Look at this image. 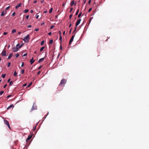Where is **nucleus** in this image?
Here are the masks:
<instances>
[{
	"label": "nucleus",
	"instance_id": "1",
	"mask_svg": "<svg viewBox=\"0 0 149 149\" xmlns=\"http://www.w3.org/2000/svg\"><path fill=\"white\" fill-rule=\"evenodd\" d=\"M66 82V81L63 78L61 80V82L59 84V86H64V84H65Z\"/></svg>",
	"mask_w": 149,
	"mask_h": 149
},
{
	"label": "nucleus",
	"instance_id": "2",
	"mask_svg": "<svg viewBox=\"0 0 149 149\" xmlns=\"http://www.w3.org/2000/svg\"><path fill=\"white\" fill-rule=\"evenodd\" d=\"M19 46V44H17V45L16 47H14L12 48V51L14 52H17L19 49V48L18 47V46Z\"/></svg>",
	"mask_w": 149,
	"mask_h": 149
},
{
	"label": "nucleus",
	"instance_id": "3",
	"mask_svg": "<svg viewBox=\"0 0 149 149\" xmlns=\"http://www.w3.org/2000/svg\"><path fill=\"white\" fill-rule=\"evenodd\" d=\"M29 34L27 35L24 38L23 40L25 42H28L29 41L30 38H29Z\"/></svg>",
	"mask_w": 149,
	"mask_h": 149
},
{
	"label": "nucleus",
	"instance_id": "4",
	"mask_svg": "<svg viewBox=\"0 0 149 149\" xmlns=\"http://www.w3.org/2000/svg\"><path fill=\"white\" fill-rule=\"evenodd\" d=\"M74 36H75L74 35H73L72 36V37L70 39V41H69V45H70L71 44V43L73 41Z\"/></svg>",
	"mask_w": 149,
	"mask_h": 149
},
{
	"label": "nucleus",
	"instance_id": "5",
	"mask_svg": "<svg viewBox=\"0 0 149 149\" xmlns=\"http://www.w3.org/2000/svg\"><path fill=\"white\" fill-rule=\"evenodd\" d=\"M32 136V134H30L28 136V138L26 140V141L27 142H28V141L31 138Z\"/></svg>",
	"mask_w": 149,
	"mask_h": 149
},
{
	"label": "nucleus",
	"instance_id": "6",
	"mask_svg": "<svg viewBox=\"0 0 149 149\" xmlns=\"http://www.w3.org/2000/svg\"><path fill=\"white\" fill-rule=\"evenodd\" d=\"M81 21V19H79L78 20H77V21L76 24V27H77V26L79 24H80V22Z\"/></svg>",
	"mask_w": 149,
	"mask_h": 149
},
{
	"label": "nucleus",
	"instance_id": "7",
	"mask_svg": "<svg viewBox=\"0 0 149 149\" xmlns=\"http://www.w3.org/2000/svg\"><path fill=\"white\" fill-rule=\"evenodd\" d=\"M6 52L5 50H3L2 51L1 54L2 56H5L6 55Z\"/></svg>",
	"mask_w": 149,
	"mask_h": 149
},
{
	"label": "nucleus",
	"instance_id": "8",
	"mask_svg": "<svg viewBox=\"0 0 149 149\" xmlns=\"http://www.w3.org/2000/svg\"><path fill=\"white\" fill-rule=\"evenodd\" d=\"M45 59V57L44 58H40V59L38 61V62L39 63H40L41 62H42V61H43Z\"/></svg>",
	"mask_w": 149,
	"mask_h": 149
},
{
	"label": "nucleus",
	"instance_id": "9",
	"mask_svg": "<svg viewBox=\"0 0 149 149\" xmlns=\"http://www.w3.org/2000/svg\"><path fill=\"white\" fill-rule=\"evenodd\" d=\"M22 5V3H20L19 4H18L16 6H15L16 9H18L19 7H20Z\"/></svg>",
	"mask_w": 149,
	"mask_h": 149
},
{
	"label": "nucleus",
	"instance_id": "10",
	"mask_svg": "<svg viewBox=\"0 0 149 149\" xmlns=\"http://www.w3.org/2000/svg\"><path fill=\"white\" fill-rule=\"evenodd\" d=\"M4 123L6 125H9V122L6 120H4Z\"/></svg>",
	"mask_w": 149,
	"mask_h": 149
},
{
	"label": "nucleus",
	"instance_id": "11",
	"mask_svg": "<svg viewBox=\"0 0 149 149\" xmlns=\"http://www.w3.org/2000/svg\"><path fill=\"white\" fill-rule=\"evenodd\" d=\"M13 55V53H10L9 56H8V59H9L11 57H12V56Z\"/></svg>",
	"mask_w": 149,
	"mask_h": 149
},
{
	"label": "nucleus",
	"instance_id": "12",
	"mask_svg": "<svg viewBox=\"0 0 149 149\" xmlns=\"http://www.w3.org/2000/svg\"><path fill=\"white\" fill-rule=\"evenodd\" d=\"M74 4H75V3H74V0L72 1L70 3V6H72Z\"/></svg>",
	"mask_w": 149,
	"mask_h": 149
},
{
	"label": "nucleus",
	"instance_id": "13",
	"mask_svg": "<svg viewBox=\"0 0 149 149\" xmlns=\"http://www.w3.org/2000/svg\"><path fill=\"white\" fill-rule=\"evenodd\" d=\"M6 11L5 12L4 10L1 13V16H4V15H5V13H6Z\"/></svg>",
	"mask_w": 149,
	"mask_h": 149
},
{
	"label": "nucleus",
	"instance_id": "14",
	"mask_svg": "<svg viewBox=\"0 0 149 149\" xmlns=\"http://www.w3.org/2000/svg\"><path fill=\"white\" fill-rule=\"evenodd\" d=\"M35 61L34 60H33V58H32L30 61L31 64H32Z\"/></svg>",
	"mask_w": 149,
	"mask_h": 149
},
{
	"label": "nucleus",
	"instance_id": "15",
	"mask_svg": "<svg viewBox=\"0 0 149 149\" xmlns=\"http://www.w3.org/2000/svg\"><path fill=\"white\" fill-rule=\"evenodd\" d=\"M14 107V105L13 104H11L10 105L8 108L7 109H8L11 108H13Z\"/></svg>",
	"mask_w": 149,
	"mask_h": 149
},
{
	"label": "nucleus",
	"instance_id": "16",
	"mask_svg": "<svg viewBox=\"0 0 149 149\" xmlns=\"http://www.w3.org/2000/svg\"><path fill=\"white\" fill-rule=\"evenodd\" d=\"M13 75L15 76V77H17V73L16 72V71H15L14 72V74H13Z\"/></svg>",
	"mask_w": 149,
	"mask_h": 149
},
{
	"label": "nucleus",
	"instance_id": "17",
	"mask_svg": "<svg viewBox=\"0 0 149 149\" xmlns=\"http://www.w3.org/2000/svg\"><path fill=\"white\" fill-rule=\"evenodd\" d=\"M45 48V47L44 46L42 47H41V48L40 49V52H42L44 49Z\"/></svg>",
	"mask_w": 149,
	"mask_h": 149
},
{
	"label": "nucleus",
	"instance_id": "18",
	"mask_svg": "<svg viewBox=\"0 0 149 149\" xmlns=\"http://www.w3.org/2000/svg\"><path fill=\"white\" fill-rule=\"evenodd\" d=\"M52 10H53V8H51L49 10V13H51L52 12Z\"/></svg>",
	"mask_w": 149,
	"mask_h": 149
},
{
	"label": "nucleus",
	"instance_id": "19",
	"mask_svg": "<svg viewBox=\"0 0 149 149\" xmlns=\"http://www.w3.org/2000/svg\"><path fill=\"white\" fill-rule=\"evenodd\" d=\"M28 11H29V10L26 9V10H24V13H27Z\"/></svg>",
	"mask_w": 149,
	"mask_h": 149
},
{
	"label": "nucleus",
	"instance_id": "20",
	"mask_svg": "<svg viewBox=\"0 0 149 149\" xmlns=\"http://www.w3.org/2000/svg\"><path fill=\"white\" fill-rule=\"evenodd\" d=\"M53 40H51L49 41V43L51 45L53 42Z\"/></svg>",
	"mask_w": 149,
	"mask_h": 149
},
{
	"label": "nucleus",
	"instance_id": "21",
	"mask_svg": "<svg viewBox=\"0 0 149 149\" xmlns=\"http://www.w3.org/2000/svg\"><path fill=\"white\" fill-rule=\"evenodd\" d=\"M44 40L42 41L40 43V44L41 45H42L44 44Z\"/></svg>",
	"mask_w": 149,
	"mask_h": 149
},
{
	"label": "nucleus",
	"instance_id": "22",
	"mask_svg": "<svg viewBox=\"0 0 149 149\" xmlns=\"http://www.w3.org/2000/svg\"><path fill=\"white\" fill-rule=\"evenodd\" d=\"M6 75V74H2L1 75V77H2V78H4L5 77Z\"/></svg>",
	"mask_w": 149,
	"mask_h": 149
},
{
	"label": "nucleus",
	"instance_id": "23",
	"mask_svg": "<svg viewBox=\"0 0 149 149\" xmlns=\"http://www.w3.org/2000/svg\"><path fill=\"white\" fill-rule=\"evenodd\" d=\"M32 84V83H29V84L28 85V86H27V87H30V86H31V85Z\"/></svg>",
	"mask_w": 149,
	"mask_h": 149
},
{
	"label": "nucleus",
	"instance_id": "24",
	"mask_svg": "<svg viewBox=\"0 0 149 149\" xmlns=\"http://www.w3.org/2000/svg\"><path fill=\"white\" fill-rule=\"evenodd\" d=\"M81 13H82L81 12L79 13V15H78V17L79 18L81 17Z\"/></svg>",
	"mask_w": 149,
	"mask_h": 149
},
{
	"label": "nucleus",
	"instance_id": "25",
	"mask_svg": "<svg viewBox=\"0 0 149 149\" xmlns=\"http://www.w3.org/2000/svg\"><path fill=\"white\" fill-rule=\"evenodd\" d=\"M15 56L17 58L19 56V54H16L15 55Z\"/></svg>",
	"mask_w": 149,
	"mask_h": 149
},
{
	"label": "nucleus",
	"instance_id": "26",
	"mask_svg": "<svg viewBox=\"0 0 149 149\" xmlns=\"http://www.w3.org/2000/svg\"><path fill=\"white\" fill-rule=\"evenodd\" d=\"M16 32V31L15 29L13 30L12 31V33H14L15 32Z\"/></svg>",
	"mask_w": 149,
	"mask_h": 149
},
{
	"label": "nucleus",
	"instance_id": "27",
	"mask_svg": "<svg viewBox=\"0 0 149 149\" xmlns=\"http://www.w3.org/2000/svg\"><path fill=\"white\" fill-rule=\"evenodd\" d=\"M13 84V81H12L10 82L9 85L10 86L12 85Z\"/></svg>",
	"mask_w": 149,
	"mask_h": 149
},
{
	"label": "nucleus",
	"instance_id": "28",
	"mask_svg": "<svg viewBox=\"0 0 149 149\" xmlns=\"http://www.w3.org/2000/svg\"><path fill=\"white\" fill-rule=\"evenodd\" d=\"M24 69L22 70H21V73L22 74L24 73Z\"/></svg>",
	"mask_w": 149,
	"mask_h": 149
},
{
	"label": "nucleus",
	"instance_id": "29",
	"mask_svg": "<svg viewBox=\"0 0 149 149\" xmlns=\"http://www.w3.org/2000/svg\"><path fill=\"white\" fill-rule=\"evenodd\" d=\"M79 9H78L76 13H75L76 15H78V13H79Z\"/></svg>",
	"mask_w": 149,
	"mask_h": 149
},
{
	"label": "nucleus",
	"instance_id": "30",
	"mask_svg": "<svg viewBox=\"0 0 149 149\" xmlns=\"http://www.w3.org/2000/svg\"><path fill=\"white\" fill-rule=\"evenodd\" d=\"M62 37L61 36H60V38L59 39V40H60L61 41H62Z\"/></svg>",
	"mask_w": 149,
	"mask_h": 149
},
{
	"label": "nucleus",
	"instance_id": "31",
	"mask_svg": "<svg viewBox=\"0 0 149 149\" xmlns=\"http://www.w3.org/2000/svg\"><path fill=\"white\" fill-rule=\"evenodd\" d=\"M4 91H1L0 92V95H2Z\"/></svg>",
	"mask_w": 149,
	"mask_h": 149
},
{
	"label": "nucleus",
	"instance_id": "32",
	"mask_svg": "<svg viewBox=\"0 0 149 149\" xmlns=\"http://www.w3.org/2000/svg\"><path fill=\"white\" fill-rule=\"evenodd\" d=\"M15 12H13L12 15V16L13 17L15 15Z\"/></svg>",
	"mask_w": 149,
	"mask_h": 149
},
{
	"label": "nucleus",
	"instance_id": "33",
	"mask_svg": "<svg viewBox=\"0 0 149 149\" xmlns=\"http://www.w3.org/2000/svg\"><path fill=\"white\" fill-rule=\"evenodd\" d=\"M11 65V63L10 62H9L8 63V67H9Z\"/></svg>",
	"mask_w": 149,
	"mask_h": 149
},
{
	"label": "nucleus",
	"instance_id": "34",
	"mask_svg": "<svg viewBox=\"0 0 149 149\" xmlns=\"http://www.w3.org/2000/svg\"><path fill=\"white\" fill-rule=\"evenodd\" d=\"M23 45V44H22L20 45H19V47H18L19 49L21 48Z\"/></svg>",
	"mask_w": 149,
	"mask_h": 149
},
{
	"label": "nucleus",
	"instance_id": "35",
	"mask_svg": "<svg viewBox=\"0 0 149 149\" xmlns=\"http://www.w3.org/2000/svg\"><path fill=\"white\" fill-rule=\"evenodd\" d=\"M72 15L71 14V15H70V16H69V18H70V19H71V18H72Z\"/></svg>",
	"mask_w": 149,
	"mask_h": 149
},
{
	"label": "nucleus",
	"instance_id": "36",
	"mask_svg": "<svg viewBox=\"0 0 149 149\" xmlns=\"http://www.w3.org/2000/svg\"><path fill=\"white\" fill-rule=\"evenodd\" d=\"M58 33H59V34L60 35V36H61V31H58Z\"/></svg>",
	"mask_w": 149,
	"mask_h": 149
},
{
	"label": "nucleus",
	"instance_id": "37",
	"mask_svg": "<svg viewBox=\"0 0 149 149\" xmlns=\"http://www.w3.org/2000/svg\"><path fill=\"white\" fill-rule=\"evenodd\" d=\"M10 8V6H8V7H7L6 9V10H8V9Z\"/></svg>",
	"mask_w": 149,
	"mask_h": 149
},
{
	"label": "nucleus",
	"instance_id": "38",
	"mask_svg": "<svg viewBox=\"0 0 149 149\" xmlns=\"http://www.w3.org/2000/svg\"><path fill=\"white\" fill-rule=\"evenodd\" d=\"M92 8H90L88 10V12H90L92 10Z\"/></svg>",
	"mask_w": 149,
	"mask_h": 149
},
{
	"label": "nucleus",
	"instance_id": "39",
	"mask_svg": "<svg viewBox=\"0 0 149 149\" xmlns=\"http://www.w3.org/2000/svg\"><path fill=\"white\" fill-rule=\"evenodd\" d=\"M42 67V65H41L40 66V67L38 68V70L40 69Z\"/></svg>",
	"mask_w": 149,
	"mask_h": 149
},
{
	"label": "nucleus",
	"instance_id": "40",
	"mask_svg": "<svg viewBox=\"0 0 149 149\" xmlns=\"http://www.w3.org/2000/svg\"><path fill=\"white\" fill-rule=\"evenodd\" d=\"M27 85V84H24L23 85V87H24V86H26Z\"/></svg>",
	"mask_w": 149,
	"mask_h": 149
},
{
	"label": "nucleus",
	"instance_id": "41",
	"mask_svg": "<svg viewBox=\"0 0 149 149\" xmlns=\"http://www.w3.org/2000/svg\"><path fill=\"white\" fill-rule=\"evenodd\" d=\"M27 55V53H25L23 55V56H25Z\"/></svg>",
	"mask_w": 149,
	"mask_h": 149
},
{
	"label": "nucleus",
	"instance_id": "42",
	"mask_svg": "<svg viewBox=\"0 0 149 149\" xmlns=\"http://www.w3.org/2000/svg\"><path fill=\"white\" fill-rule=\"evenodd\" d=\"M24 62H22V64L21 65V66L22 67L24 66Z\"/></svg>",
	"mask_w": 149,
	"mask_h": 149
},
{
	"label": "nucleus",
	"instance_id": "43",
	"mask_svg": "<svg viewBox=\"0 0 149 149\" xmlns=\"http://www.w3.org/2000/svg\"><path fill=\"white\" fill-rule=\"evenodd\" d=\"M7 34V32H4L3 33V35H6Z\"/></svg>",
	"mask_w": 149,
	"mask_h": 149
},
{
	"label": "nucleus",
	"instance_id": "44",
	"mask_svg": "<svg viewBox=\"0 0 149 149\" xmlns=\"http://www.w3.org/2000/svg\"><path fill=\"white\" fill-rule=\"evenodd\" d=\"M11 95H8V96H7V98H9V97H10L11 96Z\"/></svg>",
	"mask_w": 149,
	"mask_h": 149
},
{
	"label": "nucleus",
	"instance_id": "45",
	"mask_svg": "<svg viewBox=\"0 0 149 149\" xmlns=\"http://www.w3.org/2000/svg\"><path fill=\"white\" fill-rule=\"evenodd\" d=\"M54 27V26L53 25L50 28L51 29H52Z\"/></svg>",
	"mask_w": 149,
	"mask_h": 149
},
{
	"label": "nucleus",
	"instance_id": "46",
	"mask_svg": "<svg viewBox=\"0 0 149 149\" xmlns=\"http://www.w3.org/2000/svg\"><path fill=\"white\" fill-rule=\"evenodd\" d=\"M7 126L10 129V127L9 124V125H8Z\"/></svg>",
	"mask_w": 149,
	"mask_h": 149
},
{
	"label": "nucleus",
	"instance_id": "47",
	"mask_svg": "<svg viewBox=\"0 0 149 149\" xmlns=\"http://www.w3.org/2000/svg\"><path fill=\"white\" fill-rule=\"evenodd\" d=\"M72 10H73V8H71L70 10V13L71 12V11Z\"/></svg>",
	"mask_w": 149,
	"mask_h": 149
},
{
	"label": "nucleus",
	"instance_id": "48",
	"mask_svg": "<svg viewBox=\"0 0 149 149\" xmlns=\"http://www.w3.org/2000/svg\"><path fill=\"white\" fill-rule=\"evenodd\" d=\"M39 30V29H35V31H38Z\"/></svg>",
	"mask_w": 149,
	"mask_h": 149
},
{
	"label": "nucleus",
	"instance_id": "49",
	"mask_svg": "<svg viewBox=\"0 0 149 149\" xmlns=\"http://www.w3.org/2000/svg\"><path fill=\"white\" fill-rule=\"evenodd\" d=\"M29 15H28L26 16V18L27 19H28L29 18Z\"/></svg>",
	"mask_w": 149,
	"mask_h": 149
},
{
	"label": "nucleus",
	"instance_id": "50",
	"mask_svg": "<svg viewBox=\"0 0 149 149\" xmlns=\"http://www.w3.org/2000/svg\"><path fill=\"white\" fill-rule=\"evenodd\" d=\"M52 34V32H50L49 33H48V35H50Z\"/></svg>",
	"mask_w": 149,
	"mask_h": 149
},
{
	"label": "nucleus",
	"instance_id": "51",
	"mask_svg": "<svg viewBox=\"0 0 149 149\" xmlns=\"http://www.w3.org/2000/svg\"><path fill=\"white\" fill-rule=\"evenodd\" d=\"M10 78L8 80L7 82H10Z\"/></svg>",
	"mask_w": 149,
	"mask_h": 149
},
{
	"label": "nucleus",
	"instance_id": "52",
	"mask_svg": "<svg viewBox=\"0 0 149 149\" xmlns=\"http://www.w3.org/2000/svg\"><path fill=\"white\" fill-rule=\"evenodd\" d=\"M7 85L6 84L4 86H3V88H5L6 87V86Z\"/></svg>",
	"mask_w": 149,
	"mask_h": 149
},
{
	"label": "nucleus",
	"instance_id": "53",
	"mask_svg": "<svg viewBox=\"0 0 149 149\" xmlns=\"http://www.w3.org/2000/svg\"><path fill=\"white\" fill-rule=\"evenodd\" d=\"M44 24H45V23L44 22H42V23H41V25L42 26L43 25H44Z\"/></svg>",
	"mask_w": 149,
	"mask_h": 149
},
{
	"label": "nucleus",
	"instance_id": "54",
	"mask_svg": "<svg viewBox=\"0 0 149 149\" xmlns=\"http://www.w3.org/2000/svg\"><path fill=\"white\" fill-rule=\"evenodd\" d=\"M31 25H28V28H31Z\"/></svg>",
	"mask_w": 149,
	"mask_h": 149
},
{
	"label": "nucleus",
	"instance_id": "55",
	"mask_svg": "<svg viewBox=\"0 0 149 149\" xmlns=\"http://www.w3.org/2000/svg\"><path fill=\"white\" fill-rule=\"evenodd\" d=\"M91 2V0H89L88 1V3L89 4H90Z\"/></svg>",
	"mask_w": 149,
	"mask_h": 149
},
{
	"label": "nucleus",
	"instance_id": "56",
	"mask_svg": "<svg viewBox=\"0 0 149 149\" xmlns=\"http://www.w3.org/2000/svg\"><path fill=\"white\" fill-rule=\"evenodd\" d=\"M44 1V0H41V1H40V2L41 3H42Z\"/></svg>",
	"mask_w": 149,
	"mask_h": 149
},
{
	"label": "nucleus",
	"instance_id": "57",
	"mask_svg": "<svg viewBox=\"0 0 149 149\" xmlns=\"http://www.w3.org/2000/svg\"><path fill=\"white\" fill-rule=\"evenodd\" d=\"M38 17H39L38 15H36V18H37V19L38 18Z\"/></svg>",
	"mask_w": 149,
	"mask_h": 149
},
{
	"label": "nucleus",
	"instance_id": "58",
	"mask_svg": "<svg viewBox=\"0 0 149 149\" xmlns=\"http://www.w3.org/2000/svg\"><path fill=\"white\" fill-rule=\"evenodd\" d=\"M76 28H77V27H76V26H75V29L73 31V33L76 30Z\"/></svg>",
	"mask_w": 149,
	"mask_h": 149
},
{
	"label": "nucleus",
	"instance_id": "59",
	"mask_svg": "<svg viewBox=\"0 0 149 149\" xmlns=\"http://www.w3.org/2000/svg\"><path fill=\"white\" fill-rule=\"evenodd\" d=\"M47 10H46V11H45L44 12V13H47Z\"/></svg>",
	"mask_w": 149,
	"mask_h": 149
},
{
	"label": "nucleus",
	"instance_id": "60",
	"mask_svg": "<svg viewBox=\"0 0 149 149\" xmlns=\"http://www.w3.org/2000/svg\"><path fill=\"white\" fill-rule=\"evenodd\" d=\"M72 28H71V29H70V31H69V33L70 34L71 33V30H72Z\"/></svg>",
	"mask_w": 149,
	"mask_h": 149
},
{
	"label": "nucleus",
	"instance_id": "61",
	"mask_svg": "<svg viewBox=\"0 0 149 149\" xmlns=\"http://www.w3.org/2000/svg\"><path fill=\"white\" fill-rule=\"evenodd\" d=\"M41 72L40 71H39L38 72V74H39Z\"/></svg>",
	"mask_w": 149,
	"mask_h": 149
},
{
	"label": "nucleus",
	"instance_id": "62",
	"mask_svg": "<svg viewBox=\"0 0 149 149\" xmlns=\"http://www.w3.org/2000/svg\"><path fill=\"white\" fill-rule=\"evenodd\" d=\"M33 10H31L30 11V12L31 13H33Z\"/></svg>",
	"mask_w": 149,
	"mask_h": 149
},
{
	"label": "nucleus",
	"instance_id": "63",
	"mask_svg": "<svg viewBox=\"0 0 149 149\" xmlns=\"http://www.w3.org/2000/svg\"><path fill=\"white\" fill-rule=\"evenodd\" d=\"M60 49H61V50L62 49V47L61 45L60 47Z\"/></svg>",
	"mask_w": 149,
	"mask_h": 149
},
{
	"label": "nucleus",
	"instance_id": "64",
	"mask_svg": "<svg viewBox=\"0 0 149 149\" xmlns=\"http://www.w3.org/2000/svg\"><path fill=\"white\" fill-rule=\"evenodd\" d=\"M37 1H34L33 3H37Z\"/></svg>",
	"mask_w": 149,
	"mask_h": 149
}]
</instances>
